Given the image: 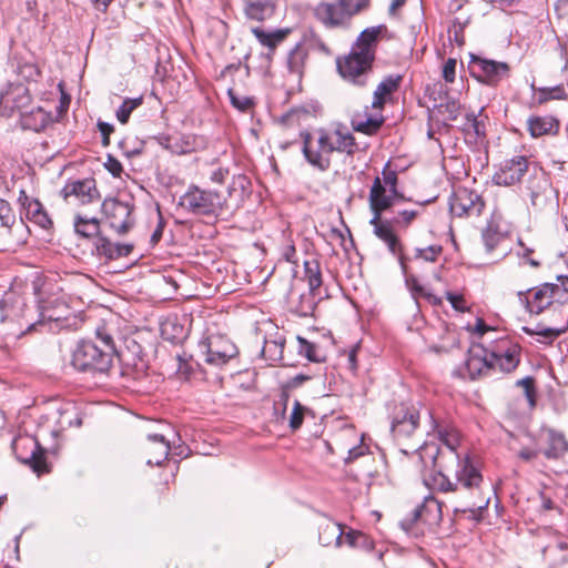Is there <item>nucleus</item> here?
Here are the masks:
<instances>
[{"label": "nucleus", "mask_w": 568, "mask_h": 568, "mask_svg": "<svg viewBox=\"0 0 568 568\" xmlns=\"http://www.w3.org/2000/svg\"><path fill=\"white\" fill-rule=\"evenodd\" d=\"M426 413L430 429L437 433L446 448H439L434 443H425L418 447L424 485L440 493H456L463 500V513L480 516L488 507L490 497L483 493L484 477L479 468L468 454L462 456L457 453L460 440L458 432L435 419L429 409Z\"/></svg>", "instance_id": "f257e3e1"}, {"label": "nucleus", "mask_w": 568, "mask_h": 568, "mask_svg": "<svg viewBox=\"0 0 568 568\" xmlns=\"http://www.w3.org/2000/svg\"><path fill=\"white\" fill-rule=\"evenodd\" d=\"M113 359L111 348L102 349L98 342L81 339L72 351L71 365L92 377H106L113 367Z\"/></svg>", "instance_id": "f03ea898"}, {"label": "nucleus", "mask_w": 568, "mask_h": 568, "mask_svg": "<svg viewBox=\"0 0 568 568\" xmlns=\"http://www.w3.org/2000/svg\"><path fill=\"white\" fill-rule=\"evenodd\" d=\"M371 7V0H336L321 2L314 11L316 19L328 29L347 30L352 27L355 16L365 12Z\"/></svg>", "instance_id": "7ed1b4c3"}, {"label": "nucleus", "mask_w": 568, "mask_h": 568, "mask_svg": "<svg viewBox=\"0 0 568 568\" xmlns=\"http://www.w3.org/2000/svg\"><path fill=\"white\" fill-rule=\"evenodd\" d=\"M180 206L194 215L219 216L226 205V199L215 190L191 184L180 197Z\"/></svg>", "instance_id": "20e7f679"}, {"label": "nucleus", "mask_w": 568, "mask_h": 568, "mask_svg": "<svg viewBox=\"0 0 568 568\" xmlns=\"http://www.w3.org/2000/svg\"><path fill=\"white\" fill-rule=\"evenodd\" d=\"M302 153L306 162L314 169L325 172L331 168V155L334 153L333 135L325 129L301 132Z\"/></svg>", "instance_id": "39448f33"}, {"label": "nucleus", "mask_w": 568, "mask_h": 568, "mask_svg": "<svg viewBox=\"0 0 568 568\" xmlns=\"http://www.w3.org/2000/svg\"><path fill=\"white\" fill-rule=\"evenodd\" d=\"M374 60L351 48L349 52L336 58V69L341 78L355 87H366L373 75Z\"/></svg>", "instance_id": "423d86ee"}, {"label": "nucleus", "mask_w": 568, "mask_h": 568, "mask_svg": "<svg viewBox=\"0 0 568 568\" xmlns=\"http://www.w3.org/2000/svg\"><path fill=\"white\" fill-rule=\"evenodd\" d=\"M390 432L398 444L412 439L419 427L420 409L408 403L394 405L390 412Z\"/></svg>", "instance_id": "0eeeda50"}, {"label": "nucleus", "mask_w": 568, "mask_h": 568, "mask_svg": "<svg viewBox=\"0 0 568 568\" xmlns=\"http://www.w3.org/2000/svg\"><path fill=\"white\" fill-rule=\"evenodd\" d=\"M101 210L110 227L119 235L126 234L135 224L134 203L131 199L106 197L101 204Z\"/></svg>", "instance_id": "6e6552de"}, {"label": "nucleus", "mask_w": 568, "mask_h": 568, "mask_svg": "<svg viewBox=\"0 0 568 568\" xmlns=\"http://www.w3.org/2000/svg\"><path fill=\"white\" fill-rule=\"evenodd\" d=\"M469 72L478 82L496 87L504 79L509 78L510 67L506 62L481 58L470 54Z\"/></svg>", "instance_id": "1a4fd4ad"}, {"label": "nucleus", "mask_w": 568, "mask_h": 568, "mask_svg": "<svg viewBox=\"0 0 568 568\" xmlns=\"http://www.w3.org/2000/svg\"><path fill=\"white\" fill-rule=\"evenodd\" d=\"M12 449L18 460L30 466L38 475L49 471L45 450L40 446L36 437L20 436L12 443Z\"/></svg>", "instance_id": "9d476101"}, {"label": "nucleus", "mask_w": 568, "mask_h": 568, "mask_svg": "<svg viewBox=\"0 0 568 568\" xmlns=\"http://www.w3.org/2000/svg\"><path fill=\"white\" fill-rule=\"evenodd\" d=\"M26 298L16 291H8L0 300V322L18 323L22 328L26 326L27 331L36 328V324L28 320V312Z\"/></svg>", "instance_id": "9b49d317"}, {"label": "nucleus", "mask_w": 568, "mask_h": 568, "mask_svg": "<svg viewBox=\"0 0 568 568\" xmlns=\"http://www.w3.org/2000/svg\"><path fill=\"white\" fill-rule=\"evenodd\" d=\"M559 290L560 286L557 284L544 283L535 290L519 291L517 297L529 314L539 315L552 305Z\"/></svg>", "instance_id": "f8f14e48"}, {"label": "nucleus", "mask_w": 568, "mask_h": 568, "mask_svg": "<svg viewBox=\"0 0 568 568\" xmlns=\"http://www.w3.org/2000/svg\"><path fill=\"white\" fill-rule=\"evenodd\" d=\"M484 207L483 196L467 187H458L449 201L450 213L456 217L479 216Z\"/></svg>", "instance_id": "ddd939ff"}, {"label": "nucleus", "mask_w": 568, "mask_h": 568, "mask_svg": "<svg viewBox=\"0 0 568 568\" xmlns=\"http://www.w3.org/2000/svg\"><path fill=\"white\" fill-rule=\"evenodd\" d=\"M31 94L23 83L8 82L0 91V111L4 116H11L14 112L21 113L31 103Z\"/></svg>", "instance_id": "4468645a"}, {"label": "nucleus", "mask_w": 568, "mask_h": 568, "mask_svg": "<svg viewBox=\"0 0 568 568\" xmlns=\"http://www.w3.org/2000/svg\"><path fill=\"white\" fill-rule=\"evenodd\" d=\"M204 362L213 366L226 364L236 354L234 344L221 336H211L200 344Z\"/></svg>", "instance_id": "2eb2a0df"}, {"label": "nucleus", "mask_w": 568, "mask_h": 568, "mask_svg": "<svg viewBox=\"0 0 568 568\" xmlns=\"http://www.w3.org/2000/svg\"><path fill=\"white\" fill-rule=\"evenodd\" d=\"M493 373H510L517 368L520 363V349L518 345H513L508 339H501L495 349L489 351Z\"/></svg>", "instance_id": "dca6fc26"}, {"label": "nucleus", "mask_w": 568, "mask_h": 568, "mask_svg": "<svg viewBox=\"0 0 568 568\" xmlns=\"http://www.w3.org/2000/svg\"><path fill=\"white\" fill-rule=\"evenodd\" d=\"M528 170V160L524 155H517L505 160L498 171L493 175L496 185L510 186L521 181Z\"/></svg>", "instance_id": "f3484780"}, {"label": "nucleus", "mask_w": 568, "mask_h": 568, "mask_svg": "<svg viewBox=\"0 0 568 568\" xmlns=\"http://www.w3.org/2000/svg\"><path fill=\"white\" fill-rule=\"evenodd\" d=\"M465 367L470 379L489 376L493 373L489 351L480 344L468 349Z\"/></svg>", "instance_id": "a211bd4d"}, {"label": "nucleus", "mask_w": 568, "mask_h": 568, "mask_svg": "<svg viewBox=\"0 0 568 568\" xmlns=\"http://www.w3.org/2000/svg\"><path fill=\"white\" fill-rule=\"evenodd\" d=\"M440 518V507L433 497H426L407 517L400 521L404 530L409 531L413 526L422 521L424 524H434Z\"/></svg>", "instance_id": "6ab92c4d"}, {"label": "nucleus", "mask_w": 568, "mask_h": 568, "mask_svg": "<svg viewBox=\"0 0 568 568\" xmlns=\"http://www.w3.org/2000/svg\"><path fill=\"white\" fill-rule=\"evenodd\" d=\"M61 194L64 200L74 196L80 204H89L100 197L93 179L69 181L61 190Z\"/></svg>", "instance_id": "aec40b11"}, {"label": "nucleus", "mask_w": 568, "mask_h": 568, "mask_svg": "<svg viewBox=\"0 0 568 568\" xmlns=\"http://www.w3.org/2000/svg\"><path fill=\"white\" fill-rule=\"evenodd\" d=\"M18 202L26 217L42 229L52 226V221L42 203L38 199L30 197L24 190H20Z\"/></svg>", "instance_id": "412c9836"}, {"label": "nucleus", "mask_w": 568, "mask_h": 568, "mask_svg": "<svg viewBox=\"0 0 568 568\" xmlns=\"http://www.w3.org/2000/svg\"><path fill=\"white\" fill-rule=\"evenodd\" d=\"M541 437L545 440V447L541 448V454L546 459L558 460L568 453V440L564 433L554 428H542Z\"/></svg>", "instance_id": "4be33fe9"}, {"label": "nucleus", "mask_w": 568, "mask_h": 568, "mask_svg": "<svg viewBox=\"0 0 568 568\" xmlns=\"http://www.w3.org/2000/svg\"><path fill=\"white\" fill-rule=\"evenodd\" d=\"M368 200L372 213L378 216V214H383L394 205L396 196L383 185L382 179L376 176L373 181Z\"/></svg>", "instance_id": "5701e85b"}, {"label": "nucleus", "mask_w": 568, "mask_h": 568, "mask_svg": "<svg viewBox=\"0 0 568 568\" xmlns=\"http://www.w3.org/2000/svg\"><path fill=\"white\" fill-rule=\"evenodd\" d=\"M383 31H386L385 24L366 28L359 33L352 49L375 61L378 39Z\"/></svg>", "instance_id": "b1692460"}, {"label": "nucleus", "mask_w": 568, "mask_h": 568, "mask_svg": "<svg viewBox=\"0 0 568 568\" xmlns=\"http://www.w3.org/2000/svg\"><path fill=\"white\" fill-rule=\"evenodd\" d=\"M146 464L150 466H160L168 459L170 454V445L163 435H148V444L144 446Z\"/></svg>", "instance_id": "393cba45"}, {"label": "nucleus", "mask_w": 568, "mask_h": 568, "mask_svg": "<svg viewBox=\"0 0 568 568\" xmlns=\"http://www.w3.org/2000/svg\"><path fill=\"white\" fill-rule=\"evenodd\" d=\"M186 321L185 316L169 315L160 325L162 337L174 344L183 342L189 334Z\"/></svg>", "instance_id": "a878e982"}, {"label": "nucleus", "mask_w": 568, "mask_h": 568, "mask_svg": "<svg viewBox=\"0 0 568 568\" xmlns=\"http://www.w3.org/2000/svg\"><path fill=\"white\" fill-rule=\"evenodd\" d=\"M464 133L465 142L470 145H479L486 139V125L474 112L466 113L465 120L460 126Z\"/></svg>", "instance_id": "bb28decb"}, {"label": "nucleus", "mask_w": 568, "mask_h": 568, "mask_svg": "<svg viewBox=\"0 0 568 568\" xmlns=\"http://www.w3.org/2000/svg\"><path fill=\"white\" fill-rule=\"evenodd\" d=\"M560 122L552 115H531L527 120V129L532 138L556 135L559 132Z\"/></svg>", "instance_id": "cd10ccee"}, {"label": "nucleus", "mask_w": 568, "mask_h": 568, "mask_svg": "<svg viewBox=\"0 0 568 568\" xmlns=\"http://www.w3.org/2000/svg\"><path fill=\"white\" fill-rule=\"evenodd\" d=\"M51 122V113L41 106L32 108L30 111L26 109L20 113V124L23 130L40 132Z\"/></svg>", "instance_id": "c85d7f7f"}, {"label": "nucleus", "mask_w": 568, "mask_h": 568, "mask_svg": "<svg viewBox=\"0 0 568 568\" xmlns=\"http://www.w3.org/2000/svg\"><path fill=\"white\" fill-rule=\"evenodd\" d=\"M403 81L400 74H388L385 77L374 91L372 108L383 109L387 98L396 92Z\"/></svg>", "instance_id": "c756f323"}, {"label": "nucleus", "mask_w": 568, "mask_h": 568, "mask_svg": "<svg viewBox=\"0 0 568 568\" xmlns=\"http://www.w3.org/2000/svg\"><path fill=\"white\" fill-rule=\"evenodd\" d=\"M290 29H276L274 31H265L262 28L255 27L252 33L255 36L261 45L268 49L267 58L271 59L275 53L276 48L287 38Z\"/></svg>", "instance_id": "7c9ffc66"}, {"label": "nucleus", "mask_w": 568, "mask_h": 568, "mask_svg": "<svg viewBox=\"0 0 568 568\" xmlns=\"http://www.w3.org/2000/svg\"><path fill=\"white\" fill-rule=\"evenodd\" d=\"M275 12V4L271 0H244V13L250 20L262 22Z\"/></svg>", "instance_id": "2f4dec72"}, {"label": "nucleus", "mask_w": 568, "mask_h": 568, "mask_svg": "<svg viewBox=\"0 0 568 568\" xmlns=\"http://www.w3.org/2000/svg\"><path fill=\"white\" fill-rule=\"evenodd\" d=\"M384 123L382 115L376 116L368 114V109H365V115L356 113L351 119V125L354 131L361 132L367 135H373L378 132Z\"/></svg>", "instance_id": "473e14b6"}, {"label": "nucleus", "mask_w": 568, "mask_h": 568, "mask_svg": "<svg viewBox=\"0 0 568 568\" xmlns=\"http://www.w3.org/2000/svg\"><path fill=\"white\" fill-rule=\"evenodd\" d=\"M331 134L333 135L334 152L353 156L358 150L354 135L345 126L337 125Z\"/></svg>", "instance_id": "72a5a7b5"}, {"label": "nucleus", "mask_w": 568, "mask_h": 568, "mask_svg": "<svg viewBox=\"0 0 568 568\" xmlns=\"http://www.w3.org/2000/svg\"><path fill=\"white\" fill-rule=\"evenodd\" d=\"M505 239L506 232L500 229L497 217L493 215L481 231V240L486 252L491 253Z\"/></svg>", "instance_id": "f704fd0d"}, {"label": "nucleus", "mask_w": 568, "mask_h": 568, "mask_svg": "<svg viewBox=\"0 0 568 568\" xmlns=\"http://www.w3.org/2000/svg\"><path fill=\"white\" fill-rule=\"evenodd\" d=\"M308 52L302 42H297L287 54L286 65L292 75L301 79Z\"/></svg>", "instance_id": "c9c22d12"}, {"label": "nucleus", "mask_w": 568, "mask_h": 568, "mask_svg": "<svg viewBox=\"0 0 568 568\" xmlns=\"http://www.w3.org/2000/svg\"><path fill=\"white\" fill-rule=\"evenodd\" d=\"M343 535L344 529L341 524L328 521L321 527L318 538L323 546H331L333 544L341 546L343 545Z\"/></svg>", "instance_id": "e433bc0d"}, {"label": "nucleus", "mask_w": 568, "mask_h": 568, "mask_svg": "<svg viewBox=\"0 0 568 568\" xmlns=\"http://www.w3.org/2000/svg\"><path fill=\"white\" fill-rule=\"evenodd\" d=\"M304 278L308 284L312 293H318L323 284L321 264L317 258H310L304 261Z\"/></svg>", "instance_id": "4c0bfd02"}, {"label": "nucleus", "mask_w": 568, "mask_h": 568, "mask_svg": "<svg viewBox=\"0 0 568 568\" xmlns=\"http://www.w3.org/2000/svg\"><path fill=\"white\" fill-rule=\"evenodd\" d=\"M435 115L447 125L448 122L456 121L462 112V105L457 100L447 99L434 109Z\"/></svg>", "instance_id": "58836bf2"}, {"label": "nucleus", "mask_w": 568, "mask_h": 568, "mask_svg": "<svg viewBox=\"0 0 568 568\" xmlns=\"http://www.w3.org/2000/svg\"><path fill=\"white\" fill-rule=\"evenodd\" d=\"M399 265L402 268V272L405 276V283L408 290L412 292L413 296L416 298L417 296H425L428 301L434 300V303L438 302L435 296H433L430 293H426L424 287L418 282L417 277L413 274H408L407 265H406V257L404 255L399 256Z\"/></svg>", "instance_id": "ea45409f"}, {"label": "nucleus", "mask_w": 568, "mask_h": 568, "mask_svg": "<svg viewBox=\"0 0 568 568\" xmlns=\"http://www.w3.org/2000/svg\"><path fill=\"white\" fill-rule=\"evenodd\" d=\"M75 233L84 239H90L100 235V221L95 217H83L77 215L74 219Z\"/></svg>", "instance_id": "a19ab883"}, {"label": "nucleus", "mask_w": 568, "mask_h": 568, "mask_svg": "<svg viewBox=\"0 0 568 568\" xmlns=\"http://www.w3.org/2000/svg\"><path fill=\"white\" fill-rule=\"evenodd\" d=\"M531 89L537 92L536 101L539 105L548 102L549 100H565L567 97L566 88L564 84L536 88L532 83Z\"/></svg>", "instance_id": "79ce46f5"}, {"label": "nucleus", "mask_w": 568, "mask_h": 568, "mask_svg": "<svg viewBox=\"0 0 568 568\" xmlns=\"http://www.w3.org/2000/svg\"><path fill=\"white\" fill-rule=\"evenodd\" d=\"M523 332H525L527 335H538L542 337V339H539V342L548 345L551 344L557 337L566 333L565 327L562 326L545 327L542 324H538L536 328L524 326Z\"/></svg>", "instance_id": "37998d69"}, {"label": "nucleus", "mask_w": 568, "mask_h": 568, "mask_svg": "<svg viewBox=\"0 0 568 568\" xmlns=\"http://www.w3.org/2000/svg\"><path fill=\"white\" fill-rule=\"evenodd\" d=\"M13 67L14 73L27 82L37 81L40 75L38 65L22 58H14Z\"/></svg>", "instance_id": "c03bdc74"}, {"label": "nucleus", "mask_w": 568, "mask_h": 568, "mask_svg": "<svg viewBox=\"0 0 568 568\" xmlns=\"http://www.w3.org/2000/svg\"><path fill=\"white\" fill-rule=\"evenodd\" d=\"M69 308L65 304L61 303L58 306H49L45 305L41 307L39 313V320L36 322L37 325H42L44 322H59L61 320L67 318V314Z\"/></svg>", "instance_id": "a18cd8bd"}, {"label": "nucleus", "mask_w": 568, "mask_h": 568, "mask_svg": "<svg viewBox=\"0 0 568 568\" xmlns=\"http://www.w3.org/2000/svg\"><path fill=\"white\" fill-rule=\"evenodd\" d=\"M318 295V293H312L308 291L306 294H302L298 297L297 304L292 303L293 311L302 317H307L313 315V312L316 307V301L315 297Z\"/></svg>", "instance_id": "49530a36"}, {"label": "nucleus", "mask_w": 568, "mask_h": 568, "mask_svg": "<svg viewBox=\"0 0 568 568\" xmlns=\"http://www.w3.org/2000/svg\"><path fill=\"white\" fill-rule=\"evenodd\" d=\"M297 341L300 355L314 363H321L325 361V356L321 353L317 344L310 342L301 336L297 337Z\"/></svg>", "instance_id": "de8ad7c7"}, {"label": "nucleus", "mask_w": 568, "mask_h": 568, "mask_svg": "<svg viewBox=\"0 0 568 568\" xmlns=\"http://www.w3.org/2000/svg\"><path fill=\"white\" fill-rule=\"evenodd\" d=\"M283 349L284 341L266 339L262 347L261 354L266 361L270 362V364H273L282 359Z\"/></svg>", "instance_id": "09e8293b"}, {"label": "nucleus", "mask_w": 568, "mask_h": 568, "mask_svg": "<svg viewBox=\"0 0 568 568\" xmlns=\"http://www.w3.org/2000/svg\"><path fill=\"white\" fill-rule=\"evenodd\" d=\"M250 181L245 175L233 176L232 182L227 186V195L231 199L236 197L243 200L250 192Z\"/></svg>", "instance_id": "8fccbe9b"}, {"label": "nucleus", "mask_w": 568, "mask_h": 568, "mask_svg": "<svg viewBox=\"0 0 568 568\" xmlns=\"http://www.w3.org/2000/svg\"><path fill=\"white\" fill-rule=\"evenodd\" d=\"M143 103V97L126 98L115 112V116L121 124H126L131 113Z\"/></svg>", "instance_id": "3c124183"}, {"label": "nucleus", "mask_w": 568, "mask_h": 568, "mask_svg": "<svg viewBox=\"0 0 568 568\" xmlns=\"http://www.w3.org/2000/svg\"><path fill=\"white\" fill-rule=\"evenodd\" d=\"M392 223L388 220H383L382 214H373V217L369 221V224L374 227V234L381 240H390L389 237L394 234Z\"/></svg>", "instance_id": "603ef678"}, {"label": "nucleus", "mask_w": 568, "mask_h": 568, "mask_svg": "<svg viewBox=\"0 0 568 568\" xmlns=\"http://www.w3.org/2000/svg\"><path fill=\"white\" fill-rule=\"evenodd\" d=\"M114 243L106 236L99 235L94 242V253L99 257H104L106 261H113Z\"/></svg>", "instance_id": "864d4df0"}, {"label": "nucleus", "mask_w": 568, "mask_h": 568, "mask_svg": "<svg viewBox=\"0 0 568 568\" xmlns=\"http://www.w3.org/2000/svg\"><path fill=\"white\" fill-rule=\"evenodd\" d=\"M17 223L16 214L8 201L0 197V226L11 230Z\"/></svg>", "instance_id": "5fc2aeb1"}, {"label": "nucleus", "mask_w": 568, "mask_h": 568, "mask_svg": "<svg viewBox=\"0 0 568 568\" xmlns=\"http://www.w3.org/2000/svg\"><path fill=\"white\" fill-rule=\"evenodd\" d=\"M93 341L98 342V344L100 345V348H102V349H106V347L111 348V356H113V357L115 356V354H116L115 342H114L112 334L106 329V327H104V326L98 327L95 331V339H93Z\"/></svg>", "instance_id": "6e6d98bb"}, {"label": "nucleus", "mask_w": 568, "mask_h": 568, "mask_svg": "<svg viewBox=\"0 0 568 568\" xmlns=\"http://www.w3.org/2000/svg\"><path fill=\"white\" fill-rule=\"evenodd\" d=\"M119 146L120 149L122 150V153L126 156V158H134L136 155H140L143 151V146H144V142L143 141H139L136 139H124L122 141H120L119 143Z\"/></svg>", "instance_id": "4d7b16f0"}, {"label": "nucleus", "mask_w": 568, "mask_h": 568, "mask_svg": "<svg viewBox=\"0 0 568 568\" xmlns=\"http://www.w3.org/2000/svg\"><path fill=\"white\" fill-rule=\"evenodd\" d=\"M308 408L302 405L297 399L294 402L292 413L290 415V427L292 430H297L304 420L305 413Z\"/></svg>", "instance_id": "13d9d810"}, {"label": "nucleus", "mask_w": 568, "mask_h": 568, "mask_svg": "<svg viewBox=\"0 0 568 568\" xmlns=\"http://www.w3.org/2000/svg\"><path fill=\"white\" fill-rule=\"evenodd\" d=\"M231 104L239 111L245 112L253 108L254 101L250 97H240L233 89L227 90Z\"/></svg>", "instance_id": "bf43d9fd"}, {"label": "nucleus", "mask_w": 568, "mask_h": 568, "mask_svg": "<svg viewBox=\"0 0 568 568\" xmlns=\"http://www.w3.org/2000/svg\"><path fill=\"white\" fill-rule=\"evenodd\" d=\"M443 252V247L440 245H429L424 248L415 250V258H420L426 262H436L439 255Z\"/></svg>", "instance_id": "052dcab7"}, {"label": "nucleus", "mask_w": 568, "mask_h": 568, "mask_svg": "<svg viewBox=\"0 0 568 568\" xmlns=\"http://www.w3.org/2000/svg\"><path fill=\"white\" fill-rule=\"evenodd\" d=\"M517 385L524 387L525 395H526L530 406H535V403H536L535 379L531 376H527L525 378L517 381Z\"/></svg>", "instance_id": "680f3d73"}, {"label": "nucleus", "mask_w": 568, "mask_h": 568, "mask_svg": "<svg viewBox=\"0 0 568 568\" xmlns=\"http://www.w3.org/2000/svg\"><path fill=\"white\" fill-rule=\"evenodd\" d=\"M383 185L395 196H397V174L395 171L388 170V165L383 170Z\"/></svg>", "instance_id": "e2e57ef3"}, {"label": "nucleus", "mask_w": 568, "mask_h": 568, "mask_svg": "<svg viewBox=\"0 0 568 568\" xmlns=\"http://www.w3.org/2000/svg\"><path fill=\"white\" fill-rule=\"evenodd\" d=\"M417 214L418 212L415 210H402L397 212V216H395L392 222L394 224L408 226Z\"/></svg>", "instance_id": "0e129e2a"}, {"label": "nucleus", "mask_w": 568, "mask_h": 568, "mask_svg": "<svg viewBox=\"0 0 568 568\" xmlns=\"http://www.w3.org/2000/svg\"><path fill=\"white\" fill-rule=\"evenodd\" d=\"M281 255L286 262L297 264L296 248L293 241H291L290 239L286 240V242L283 244L281 248Z\"/></svg>", "instance_id": "69168bd1"}, {"label": "nucleus", "mask_w": 568, "mask_h": 568, "mask_svg": "<svg viewBox=\"0 0 568 568\" xmlns=\"http://www.w3.org/2000/svg\"><path fill=\"white\" fill-rule=\"evenodd\" d=\"M353 548H359V549H363L366 551H371L374 548V541L368 535H366L362 531H358V535L356 537V541H354Z\"/></svg>", "instance_id": "338daca9"}, {"label": "nucleus", "mask_w": 568, "mask_h": 568, "mask_svg": "<svg viewBox=\"0 0 568 568\" xmlns=\"http://www.w3.org/2000/svg\"><path fill=\"white\" fill-rule=\"evenodd\" d=\"M229 175H230V171L227 168L219 166V168L212 170V172L210 173L209 180L215 184H223L226 181Z\"/></svg>", "instance_id": "774afa93"}]
</instances>
